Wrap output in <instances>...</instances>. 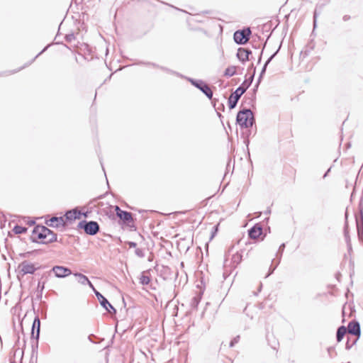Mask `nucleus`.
<instances>
[{"label":"nucleus","mask_w":363,"mask_h":363,"mask_svg":"<svg viewBox=\"0 0 363 363\" xmlns=\"http://www.w3.org/2000/svg\"><path fill=\"white\" fill-rule=\"evenodd\" d=\"M284 247H285V244L284 243L281 244L279 247V252H280L281 254L284 250Z\"/></svg>","instance_id":"27"},{"label":"nucleus","mask_w":363,"mask_h":363,"mask_svg":"<svg viewBox=\"0 0 363 363\" xmlns=\"http://www.w3.org/2000/svg\"><path fill=\"white\" fill-rule=\"evenodd\" d=\"M13 231L16 234H23L27 231V228L21 225H16L13 228Z\"/></svg>","instance_id":"22"},{"label":"nucleus","mask_w":363,"mask_h":363,"mask_svg":"<svg viewBox=\"0 0 363 363\" xmlns=\"http://www.w3.org/2000/svg\"><path fill=\"white\" fill-rule=\"evenodd\" d=\"M33 233L41 240L43 243H48L55 241L57 235L52 230L45 226H37L33 230Z\"/></svg>","instance_id":"1"},{"label":"nucleus","mask_w":363,"mask_h":363,"mask_svg":"<svg viewBox=\"0 0 363 363\" xmlns=\"http://www.w3.org/2000/svg\"><path fill=\"white\" fill-rule=\"evenodd\" d=\"M43 51H40L38 55H36V57H38V55H40L43 53Z\"/></svg>","instance_id":"36"},{"label":"nucleus","mask_w":363,"mask_h":363,"mask_svg":"<svg viewBox=\"0 0 363 363\" xmlns=\"http://www.w3.org/2000/svg\"><path fill=\"white\" fill-rule=\"evenodd\" d=\"M135 253L136 255H138L140 257H143L145 256L143 250L140 248L135 249Z\"/></svg>","instance_id":"24"},{"label":"nucleus","mask_w":363,"mask_h":363,"mask_svg":"<svg viewBox=\"0 0 363 363\" xmlns=\"http://www.w3.org/2000/svg\"><path fill=\"white\" fill-rule=\"evenodd\" d=\"M115 210H116L117 216H118V213H121V211H122V210L117 206L115 207Z\"/></svg>","instance_id":"29"},{"label":"nucleus","mask_w":363,"mask_h":363,"mask_svg":"<svg viewBox=\"0 0 363 363\" xmlns=\"http://www.w3.org/2000/svg\"><path fill=\"white\" fill-rule=\"evenodd\" d=\"M140 283L143 285H147L150 283V279L148 276L143 274L140 278Z\"/></svg>","instance_id":"23"},{"label":"nucleus","mask_w":363,"mask_h":363,"mask_svg":"<svg viewBox=\"0 0 363 363\" xmlns=\"http://www.w3.org/2000/svg\"><path fill=\"white\" fill-rule=\"evenodd\" d=\"M248 88V85L246 87H238L229 97L228 99V105L230 109L234 108L240 98V96L245 92L247 89Z\"/></svg>","instance_id":"4"},{"label":"nucleus","mask_w":363,"mask_h":363,"mask_svg":"<svg viewBox=\"0 0 363 363\" xmlns=\"http://www.w3.org/2000/svg\"><path fill=\"white\" fill-rule=\"evenodd\" d=\"M40 328V320L38 317H36L34 319L33 326H32V337L33 338H35L36 340H38L39 338Z\"/></svg>","instance_id":"10"},{"label":"nucleus","mask_w":363,"mask_h":363,"mask_svg":"<svg viewBox=\"0 0 363 363\" xmlns=\"http://www.w3.org/2000/svg\"><path fill=\"white\" fill-rule=\"evenodd\" d=\"M43 51H40L38 55H36V57H38V55H40L43 53Z\"/></svg>","instance_id":"34"},{"label":"nucleus","mask_w":363,"mask_h":363,"mask_svg":"<svg viewBox=\"0 0 363 363\" xmlns=\"http://www.w3.org/2000/svg\"><path fill=\"white\" fill-rule=\"evenodd\" d=\"M74 277L77 278V281L82 285H89L94 291L95 289L91 284V282L89 280L88 277L81 273H74Z\"/></svg>","instance_id":"11"},{"label":"nucleus","mask_w":363,"mask_h":363,"mask_svg":"<svg viewBox=\"0 0 363 363\" xmlns=\"http://www.w3.org/2000/svg\"><path fill=\"white\" fill-rule=\"evenodd\" d=\"M242 260V255L241 254L236 252L235 254L233 255L232 256V263L233 267H236Z\"/></svg>","instance_id":"19"},{"label":"nucleus","mask_w":363,"mask_h":363,"mask_svg":"<svg viewBox=\"0 0 363 363\" xmlns=\"http://www.w3.org/2000/svg\"><path fill=\"white\" fill-rule=\"evenodd\" d=\"M250 33L251 31L250 28L242 30H238L234 33V40L236 43L243 45L247 42Z\"/></svg>","instance_id":"6"},{"label":"nucleus","mask_w":363,"mask_h":363,"mask_svg":"<svg viewBox=\"0 0 363 363\" xmlns=\"http://www.w3.org/2000/svg\"><path fill=\"white\" fill-rule=\"evenodd\" d=\"M123 222L129 223L133 221V217L130 213L122 211L118 213V216Z\"/></svg>","instance_id":"15"},{"label":"nucleus","mask_w":363,"mask_h":363,"mask_svg":"<svg viewBox=\"0 0 363 363\" xmlns=\"http://www.w3.org/2000/svg\"><path fill=\"white\" fill-rule=\"evenodd\" d=\"M251 53V51L247 50L245 48H240L238 50L237 57L238 58L242 61V62L248 60L249 55Z\"/></svg>","instance_id":"13"},{"label":"nucleus","mask_w":363,"mask_h":363,"mask_svg":"<svg viewBox=\"0 0 363 363\" xmlns=\"http://www.w3.org/2000/svg\"><path fill=\"white\" fill-rule=\"evenodd\" d=\"M43 51H40L38 55H36V57H38V55H40L43 53Z\"/></svg>","instance_id":"35"},{"label":"nucleus","mask_w":363,"mask_h":363,"mask_svg":"<svg viewBox=\"0 0 363 363\" xmlns=\"http://www.w3.org/2000/svg\"><path fill=\"white\" fill-rule=\"evenodd\" d=\"M43 51H40L38 55H36V57H38V55H40L43 53Z\"/></svg>","instance_id":"37"},{"label":"nucleus","mask_w":363,"mask_h":363,"mask_svg":"<svg viewBox=\"0 0 363 363\" xmlns=\"http://www.w3.org/2000/svg\"><path fill=\"white\" fill-rule=\"evenodd\" d=\"M79 228H83L86 234L94 235L99 230V225L95 221H82L79 223Z\"/></svg>","instance_id":"3"},{"label":"nucleus","mask_w":363,"mask_h":363,"mask_svg":"<svg viewBox=\"0 0 363 363\" xmlns=\"http://www.w3.org/2000/svg\"><path fill=\"white\" fill-rule=\"evenodd\" d=\"M50 225L51 226H55V227H59L60 225H62L63 223H64V220H63V218L62 217H52L50 220Z\"/></svg>","instance_id":"16"},{"label":"nucleus","mask_w":363,"mask_h":363,"mask_svg":"<svg viewBox=\"0 0 363 363\" xmlns=\"http://www.w3.org/2000/svg\"><path fill=\"white\" fill-rule=\"evenodd\" d=\"M346 328L345 326H340L337 331V341L340 342L342 340L344 335L346 334Z\"/></svg>","instance_id":"17"},{"label":"nucleus","mask_w":363,"mask_h":363,"mask_svg":"<svg viewBox=\"0 0 363 363\" xmlns=\"http://www.w3.org/2000/svg\"><path fill=\"white\" fill-rule=\"evenodd\" d=\"M201 299V294H198L197 296H194L191 302V307L196 308H197L199 303H200Z\"/></svg>","instance_id":"20"},{"label":"nucleus","mask_w":363,"mask_h":363,"mask_svg":"<svg viewBox=\"0 0 363 363\" xmlns=\"http://www.w3.org/2000/svg\"><path fill=\"white\" fill-rule=\"evenodd\" d=\"M43 51H40L38 55H36V57H38V55H40L43 53Z\"/></svg>","instance_id":"33"},{"label":"nucleus","mask_w":363,"mask_h":363,"mask_svg":"<svg viewBox=\"0 0 363 363\" xmlns=\"http://www.w3.org/2000/svg\"><path fill=\"white\" fill-rule=\"evenodd\" d=\"M275 54H274L273 55H272L269 59L266 62L262 70V72H261V75L265 72L266 70V67L267 66V65L269 63V62L271 61V60L273 58V57L274 56Z\"/></svg>","instance_id":"26"},{"label":"nucleus","mask_w":363,"mask_h":363,"mask_svg":"<svg viewBox=\"0 0 363 363\" xmlns=\"http://www.w3.org/2000/svg\"><path fill=\"white\" fill-rule=\"evenodd\" d=\"M262 233L261 227L255 225L249 230V236L252 239L258 238Z\"/></svg>","instance_id":"14"},{"label":"nucleus","mask_w":363,"mask_h":363,"mask_svg":"<svg viewBox=\"0 0 363 363\" xmlns=\"http://www.w3.org/2000/svg\"><path fill=\"white\" fill-rule=\"evenodd\" d=\"M239 340H240V336H239V335H238V336H236L235 337H234V338L231 340V342H230V347H233L236 343H238V342Z\"/></svg>","instance_id":"25"},{"label":"nucleus","mask_w":363,"mask_h":363,"mask_svg":"<svg viewBox=\"0 0 363 363\" xmlns=\"http://www.w3.org/2000/svg\"><path fill=\"white\" fill-rule=\"evenodd\" d=\"M271 211L268 209L267 211L264 212L265 214H269Z\"/></svg>","instance_id":"32"},{"label":"nucleus","mask_w":363,"mask_h":363,"mask_svg":"<svg viewBox=\"0 0 363 363\" xmlns=\"http://www.w3.org/2000/svg\"><path fill=\"white\" fill-rule=\"evenodd\" d=\"M248 85V86H250V83H247L246 81L244 82L242 85L240 86V87H246V86Z\"/></svg>","instance_id":"30"},{"label":"nucleus","mask_w":363,"mask_h":363,"mask_svg":"<svg viewBox=\"0 0 363 363\" xmlns=\"http://www.w3.org/2000/svg\"><path fill=\"white\" fill-rule=\"evenodd\" d=\"M348 333L354 335H360V326L358 322L352 321L348 324Z\"/></svg>","instance_id":"12"},{"label":"nucleus","mask_w":363,"mask_h":363,"mask_svg":"<svg viewBox=\"0 0 363 363\" xmlns=\"http://www.w3.org/2000/svg\"><path fill=\"white\" fill-rule=\"evenodd\" d=\"M315 21H316V12L314 13V26H315Z\"/></svg>","instance_id":"31"},{"label":"nucleus","mask_w":363,"mask_h":363,"mask_svg":"<svg viewBox=\"0 0 363 363\" xmlns=\"http://www.w3.org/2000/svg\"><path fill=\"white\" fill-rule=\"evenodd\" d=\"M36 269L37 268L35 267L33 264L28 261H23L18 266V269L22 275H25L27 274H33L35 272Z\"/></svg>","instance_id":"7"},{"label":"nucleus","mask_w":363,"mask_h":363,"mask_svg":"<svg viewBox=\"0 0 363 363\" xmlns=\"http://www.w3.org/2000/svg\"><path fill=\"white\" fill-rule=\"evenodd\" d=\"M80 215V212H78L77 210L69 211L66 213V217L69 220L79 218Z\"/></svg>","instance_id":"18"},{"label":"nucleus","mask_w":363,"mask_h":363,"mask_svg":"<svg viewBox=\"0 0 363 363\" xmlns=\"http://www.w3.org/2000/svg\"><path fill=\"white\" fill-rule=\"evenodd\" d=\"M189 81L194 86L199 89L209 99L212 98L213 92L207 84L202 80L196 81L189 79Z\"/></svg>","instance_id":"5"},{"label":"nucleus","mask_w":363,"mask_h":363,"mask_svg":"<svg viewBox=\"0 0 363 363\" xmlns=\"http://www.w3.org/2000/svg\"><path fill=\"white\" fill-rule=\"evenodd\" d=\"M95 292L96 296H97L99 301H100L101 305L106 308L109 313H116V309L112 306V305L107 301V299L103 296L99 292H98L96 289L94 291Z\"/></svg>","instance_id":"8"},{"label":"nucleus","mask_w":363,"mask_h":363,"mask_svg":"<svg viewBox=\"0 0 363 363\" xmlns=\"http://www.w3.org/2000/svg\"><path fill=\"white\" fill-rule=\"evenodd\" d=\"M237 122L241 128H247L252 126L254 123L252 112L250 109L239 111L237 115Z\"/></svg>","instance_id":"2"},{"label":"nucleus","mask_w":363,"mask_h":363,"mask_svg":"<svg viewBox=\"0 0 363 363\" xmlns=\"http://www.w3.org/2000/svg\"><path fill=\"white\" fill-rule=\"evenodd\" d=\"M128 246H129L130 247H136V245H137V244H136L135 242H129L128 243Z\"/></svg>","instance_id":"28"},{"label":"nucleus","mask_w":363,"mask_h":363,"mask_svg":"<svg viewBox=\"0 0 363 363\" xmlns=\"http://www.w3.org/2000/svg\"><path fill=\"white\" fill-rule=\"evenodd\" d=\"M236 72V67L235 66H230L228 67L225 71V76L226 77H232L233 76Z\"/></svg>","instance_id":"21"},{"label":"nucleus","mask_w":363,"mask_h":363,"mask_svg":"<svg viewBox=\"0 0 363 363\" xmlns=\"http://www.w3.org/2000/svg\"><path fill=\"white\" fill-rule=\"evenodd\" d=\"M52 272L55 273L56 277L60 278L65 277L72 274V272L69 269L62 266L54 267L52 268Z\"/></svg>","instance_id":"9"},{"label":"nucleus","mask_w":363,"mask_h":363,"mask_svg":"<svg viewBox=\"0 0 363 363\" xmlns=\"http://www.w3.org/2000/svg\"><path fill=\"white\" fill-rule=\"evenodd\" d=\"M11 363H16V362H11Z\"/></svg>","instance_id":"38"}]
</instances>
